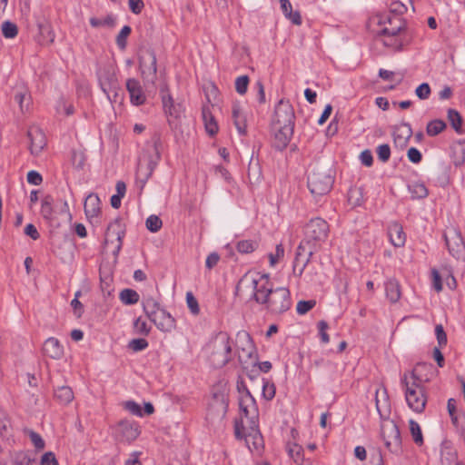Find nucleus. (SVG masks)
<instances>
[{"instance_id": "28", "label": "nucleus", "mask_w": 465, "mask_h": 465, "mask_svg": "<svg viewBox=\"0 0 465 465\" xmlns=\"http://www.w3.org/2000/svg\"><path fill=\"white\" fill-rule=\"evenodd\" d=\"M233 124L240 134L244 135L246 134V116L242 112L240 105L235 104L232 111Z\"/></svg>"}, {"instance_id": "59", "label": "nucleus", "mask_w": 465, "mask_h": 465, "mask_svg": "<svg viewBox=\"0 0 465 465\" xmlns=\"http://www.w3.org/2000/svg\"><path fill=\"white\" fill-rule=\"evenodd\" d=\"M431 275L433 288L436 292H440L442 290L441 276L436 269L431 270Z\"/></svg>"}, {"instance_id": "4", "label": "nucleus", "mask_w": 465, "mask_h": 465, "mask_svg": "<svg viewBox=\"0 0 465 465\" xmlns=\"http://www.w3.org/2000/svg\"><path fill=\"white\" fill-rule=\"evenodd\" d=\"M205 351L211 365L222 368L232 359V341L227 332L220 331L206 344Z\"/></svg>"}, {"instance_id": "23", "label": "nucleus", "mask_w": 465, "mask_h": 465, "mask_svg": "<svg viewBox=\"0 0 465 465\" xmlns=\"http://www.w3.org/2000/svg\"><path fill=\"white\" fill-rule=\"evenodd\" d=\"M151 322L162 331H171L175 327V320L164 309L159 311Z\"/></svg>"}, {"instance_id": "58", "label": "nucleus", "mask_w": 465, "mask_h": 465, "mask_svg": "<svg viewBox=\"0 0 465 465\" xmlns=\"http://www.w3.org/2000/svg\"><path fill=\"white\" fill-rule=\"evenodd\" d=\"M435 334H436L439 345L440 347L446 345V343H447V335H446V333H445V331L443 330L442 325L439 324V325H437L435 327Z\"/></svg>"}, {"instance_id": "36", "label": "nucleus", "mask_w": 465, "mask_h": 465, "mask_svg": "<svg viewBox=\"0 0 465 465\" xmlns=\"http://www.w3.org/2000/svg\"><path fill=\"white\" fill-rule=\"evenodd\" d=\"M446 123L440 119H435L428 123L426 133L429 136H436L446 129Z\"/></svg>"}, {"instance_id": "39", "label": "nucleus", "mask_w": 465, "mask_h": 465, "mask_svg": "<svg viewBox=\"0 0 465 465\" xmlns=\"http://www.w3.org/2000/svg\"><path fill=\"white\" fill-rule=\"evenodd\" d=\"M53 203L52 196L46 195L42 200L41 214L45 220L53 219Z\"/></svg>"}, {"instance_id": "25", "label": "nucleus", "mask_w": 465, "mask_h": 465, "mask_svg": "<svg viewBox=\"0 0 465 465\" xmlns=\"http://www.w3.org/2000/svg\"><path fill=\"white\" fill-rule=\"evenodd\" d=\"M412 134L410 124H403L395 128L393 132V140L396 146L403 148L407 145Z\"/></svg>"}, {"instance_id": "16", "label": "nucleus", "mask_w": 465, "mask_h": 465, "mask_svg": "<svg viewBox=\"0 0 465 465\" xmlns=\"http://www.w3.org/2000/svg\"><path fill=\"white\" fill-rule=\"evenodd\" d=\"M35 23L38 30L35 35L36 42L41 45L53 44L54 41V33L50 22L43 15H35Z\"/></svg>"}, {"instance_id": "5", "label": "nucleus", "mask_w": 465, "mask_h": 465, "mask_svg": "<svg viewBox=\"0 0 465 465\" xmlns=\"http://www.w3.org/2000/svg\"><path fill=\"white\" fill-rule=\"evenodd\" d=\"M161 146L160 135L157 134H153L151 139V143L148 144L146 152L141 158L137 167L136 179L142 183V186L144 185L152 175L161 158Z\"/></svg>"}, {"instance_id": "42", "label": "nucleus", "mask_w": 465, "mask_h": 465, "mask_svg": "<svg viewBox=\"0 0 465 465\" xmlns=\"http://www.w3.org/2000/svg\"><path fill=\"white\" fill-rule=\"evenodd\" d=\"M15 100L19 104L22 113H25L29 109L31 97L25 91L16 93Z\"/></svg>"}, {"instance_id": "1", "label": "nucleus", "mask_w": 465, "mask_h": 465, "mask_svg": "<svg viewBox=\"0 0 465 465\" xmlns=\"http://www.w3.org/2000/svg\"><path fill=\"white\" fill-rule=\"evenodd\" d=\"M252 300L273 315L287 312L292 305L290 292L283 287L273 288V283L268 274L258 273L252 280Z\"/></svg>"}, {"instance_id": "18", "label": "nucleus", "mask_w": 465, "mask_h": 465, "mask_svg": "<svg viewBox=\"0 0 465 465\" xmlns=\"http://www.w3.org/2000/svg\"><path fill=\"white\" fill-rule=\"evenodd\" d=\"M124 235V231L122 222L120 219H115L107 227L104 242L106 245L114 244L115 252H118L122 247Z\"/></svg>"}, {"instance_id": "51", "label": "nucleus", "mask_w": 465, "mask_h": 465, "mask_svg": "<svg viewBox=\"0 0 465 465\" xmlns=\"http://www.w3.org/2000/svg\"><path fill=\"white\" fill-rule=\"evenodd\" d=\"M148 347V341L145 339H133L128 343V348L134 351H140Z\"/></svg>"}, {"instance_id": "56", "label": "nucleus", "mask_w": 465, "mask_h": 465, "mask_svg": "<svg viewBox=\"0 0 465 465\" xmlns=\"http://www.w3.org/2000/svg\"><path fill=\"white\" fill-rule=\"evenodd\" d=\"M134 329L137 333L147 335L150 332V327H148L146 322L144 320H142L141 318H138L134 322Z\"/></svg>"}, {"instance_id": "33", "label": "nucleus", "mask_w": 465, "mask_h": 465, "mask_svg": "<svg viewBox=\"0 0 465 465\" xmlns=\"http://www.w3.org/2000/svg\"><path fill=\"white\" fill-rule=\"evenodd\" d=\"M54 397L61 404L67 405L74 400V392L70 387L61 386L54 391Z\"/></svg>"}, {"instance_id": "17", "label": "nucleus", "mask_w": 465, "mask_h": 465, "mask_svg": "<svg viewBox=\"0 0 465 465\" xmlns=\"http://www.w3.org/2000/svg\"><path fill=\"white\" fill-rule=\"evenodd\" d=\"M98 78L101 88L106 94L108 99L112 100V94H114V96L116 97L119 84L114 73L109 69H103L99 71ZM114 101L115 102L116 99L114 98Z\"/></svg>"}, {"instance_id": "54", "label": "nucleus", "mask_w": 465, "mask_h": 465, "mask_svg": "<svg viewBox=\"0 0 465 465\" xmlns=\"http://www.w3.org/2000/svg\"><path fill=\"white\" fill-rule=\"evenodd\" d=\"M415 94L421 100L428 99L430 94V87L427 83L420 84L416 90Z\"/></svg>"}, {"instance_id": "24", "label": "nucleus", "mask_w": 465, "mask_h": 465, "mask_svg": "<svg viewBox=\"0 0 465 465\" xmlns=\"http://www.w3.org/2000/svg\"><path fill=\"white\" fill-rule=\"evenodd\" d=\"M126 88L133 104L141 105L145 102L146 97L138 80L134 78L128 79Z\"/></svg>"}, {"instance_id": "43", "label": "nucleus", "mask_w": 465, "mask_h": 465, "mask_svg": "<svg viewBox=\"0 0 465 465\" xmlns=\"http://www.w3.org/2000/svg\"><path fill=\"white\" fill-rule=\"evenodd\" d=\"M409 423H410L411 434L412 436L414 442L418 445H422L423 444V437H422L421 429H420L419 423L413 420H411Z\"/></svg>"}, {"instance_id": "40", "label": "nucleus", "mask_w": 465, "mask_h": 465, "mask_svg": "<svg viewBox=\"0 0 465 465\" xmlns=\"http://www.w3.org/2000/svg\"><path fill=\"white\" fill-rule=\"evenodd\" d=\"M120 300L127 305L135 304L139 301V294L132 289H124L120 292Z\"/></svg>"}, {"instance_id": "22", "label": "nucleus", "mask_w": 465, "mask_h": 465, "mask_svg": "<svg viewBox=\"0 0 465 465\" xmlns=\"http://www.w3.org/2000/svg\"><path fill=\"white\" fill-rule=\"evenodd\" d=\"M272 128L274 135V145L279 149L285 148L292 136L293 126L272 124Z\"/></svg>"}, {"instance_id": "62", "label": "nucleus", "mask_w": 465, "mask_h": 465, "mask_svg": "<svg viewBox=\"0 0 465 465\" xmlns=\"http://www.w3.org/2000/svg\"><path fill=\"white\" fill-rule=\"evenodd\" d=\"M128 4L130 10L135 15H139L144 7L143 0H128Z\"/></svg>"}, {"instance_id": "34", "label": "nucleus", "mask_w": 465, "mask_h": 465, "mask_svg": "<svg viewBox=\"0 0 465 465\" xmlns=\"http://www.w3.org/2000/svg\"><path fill=\"white\" fill-rule=\"evenodd\" d=\"M143 311L150 321L153 317L163 308L160 306L159 302L153 297H148L143 301Z\"/></svg>"}, {"instance_id": "45", "label": "nucleus", "mask_w": 465, "mask_h": 465, "mask_svg": "<svg viewBox=\"0 0 465 465\" xmlns=\"http://www.w3.org/2000/svg\"><path fill=\"white\" fill-rule=\"evenodd\" d=\"M147 230L152 232H157L163 226L162 220L154 214L150 215L145 222Z\"/></svg>"}, {"instance_id": "52", "label": "nucleus", "mask_w": 465, "mask_h": 465, "mask_svg": "<svg viewBox=\"0 0 465 465\" xmlns=\"http://www.w3.org/2000/svg\"><path fill=\"white\" fill-rule=\"evenodd\" d=\"M316 305V302L314 300L309 301H300L297 303V312L301 315L307 313L310 310H312Z\"/></svg>"}, {"instance_id": "46", "label": "nucleus", "mask_w": 465, "mask_h": 465, "mask_svg": "<svg viewBox=\"0 0 465 465\" xmlns=\"http://www.w3.org/2000/svg\"><path fill=\"white\" fill-rule=\"evenodd\" d=\"M90 24L93 27L98 28L102 26H114V19L111 15H107L105 18L101 19L97 17H91Z\"/></svg>"}, {"instance_id": "12", "label": "nucleus", "mask_w": 465, "mask_h": 465, "mask_svg": "<svg viewBox=\"0 0 465 465\" xmlns=\"http://www.w3.org/2000/svg\"><path fill=\"white\" fill-rule=\"evenodd\" d=\"M444 239L450 253L456 259L465 256V243L460 231L449 228L444 233Z\"/></svg>"}, {"instance_id": "44", "label": "nucleus", "mask_w": 465, "mask_h": 465, "mask_svg": "<svg viewBox=\"0 0 465 465\" xmlns=\"http://www.w3.org/2000/svg\"><path fill=\"white\" fill-rule=\"evenodd\" d=\"M1 28L5 38H15L18 34L17 25L10 21H5Z\"/></svg>"}, {"instance_id": "37", "label": "nucleus", "mask_w": 465, "mask_h": 465, "mask_svg": "<svg viewBox=\"0 0 465 465\" xmlns=\"http://www.w3.org/2000/svg\"><path fill=\"white\" fill-rule=\"evenodd\" d=\"M448 120L451 127L458 133L462 134V118L455 109L448 110Z\"/></svg>"}, {"instance_id": "11", "label": "nucleus", "mask_w": 465, "mask_h": 465, "mask_svg": "<svg viewBox=\"0 0 465 465\" xmlns=\"http://www.w3.org/2000/svg\"><path fill=\"white\" fill-rule=\"evenodd\" d=\"M381 434L386 447L391 451H397L401 443V433L398 426L392 420H385L381 424Z\"/></svg>"}, {"instance_id": "15", "label": "nucleus", "mask_w": 465, "mask_h": 465, "mask_svg": "<svg viewBox=\"0 0 465 465\" xmlns=\"http://www.w3.org/2000/svg\"><path fill=\"white\" fill-rule=\"evenodd\" d=\"M294 111L289 102L281 100L277 104L272 124L293 126Z\"/></svg>"}, {"instance_id": "10", "label": "nucleus", "mask_w": 465, "mask_h": 465, "mask_svg": "<svg viewBox=\"0 0 465 465\" xmlns=\"http://www.w3.org/2000/svg\"><path fill=\"white\" fill-rule=\"evenodd\" d=\"M139 67L144 84H155L156 81V56L153 51L143 49L139 54Z\"/></svg>"}, {"instance_id": "63", "label": "nucleus", "mask_w": 465, "mask_h": 465, "mask_svg": "<svg viewBox=\"0 0 465 465\" xmlns=\"http://www.w3.org/2000/svg\"><path fill=\"white\" fill-rule=\"evenodd\" d=\"M255 88L257 90V101L259 104H263L266 102L265 98V91H264V85L261 81H257L255 84Z\"/></svg>"}, {"instance_id": "8", "label": "nucleus", "mask_w": 465, "mask_h": 465, "mask_svg": "<svg viewBox=\"0 0 465 465\" xmlns=\"http://www.w3.org/2000/svg\"><path fill=\"white\" fill-rule=\"evenodd\" d=\"M329 225L322 218L312 219L305 227L304 240L307 246H315L316 250L328 237Z\"/></svg>"}, {"instance_id": "13", "label": "nucleus", "mask_w": 465, "mask_h": 465, "mask_svg": "<svg viewBox=\"0 0 465 465\" xmlns=\"http://www.w3.org/2000/svg\"><path fill=\"white\" fill-rule=\"evenodd\" d=\"M316 252L315 246H307V243L301 242L296 250L293 262V273L301 276L309 263L312 254Z\"/></svg>"}, {"instance_id": "20", "label": "nucleus", "mask_w": 465, "mask_h": 465, "mask_svg": "<svg viewBox=\"0 0 465 465\" xmlns=\"http://www.w3.org/2000/svg\"><path fill=\"white\" fill-rule=\"evenodd\" d=\"M27 136L30 140V152L37 155L46 145V138L44 132L37 126H31L28 129Z\"/></svg>"}, {"instance_id": "53", "label": "nucleus", "mask_w": 465, "mask_h": 465, "mask_svg": "<svg viewBox=\"0 0 465 465\" xmlns=\"http://www.w3.org/2000/svg\"><path fill=\"white\" fill-rule=\"evenodd\" d=\"M124 407L126 411H128L133 415L142 417L143 411L141 406L134 401H128L124 403Z\"/></svg>"}, {"instance_id": "7", "label": "nucleus", "mask_w": 465, "mask_h": 465, "mask_svg": "<svg viewBox=\"0 0 465 465\" xmlns=\"http://www.w3.org/2000/svg\"><path fill=\"white\" fill-rule=\"evenodd\" d=\"M161 96L163 106L167 120L171 127L177 128L178 124L182 118L184 117L185 107L181 102H175L166 84L161 87Z\"/></svg>"}, {"instance_id": "38", "label": "nucleus", "mask_w": 465, "mask_h": 465, "mask_svg": "<svg viewBox=\"0 0 465 465\" xmlns=\"http://www.w3.org/2000/svg\"><path fill=\"white\" fill-rule=\"evenodd\" d=\"M409 192L411 194V198L413 199H422L425 198L429 192L426 186L420 183H413L409 185Z\"/></svg>"}, {"instance_id": "21", "label": "nucleus", "mask_w": 465, "mask_h": 465, "mask_svg": "<svg viewBox=\"0 0 465 465\" xmlns=\"http://www.w3.org/2000/svg\"><path fill=\"white\" fill-rule=\"evenodd\" d=\"M378 24L382 25L381 29H393L395 34H406L404 21L397 15H383L378 16Z\"/></svg>"}, {"instance_id": "61", "label": "nucleus", "mask_w": 465, "mask_h": 465, "mask_svg": "<svg viewBox=\"0 0 465 465\" xmlns=\"http://www.w3.org/2000/svg\"><path fill=\"white\" fill-rule=\"evenodd\" d=\"M41 465H59L52 451L45 452L41 458Z\"/></svg>"}, {"instance_id": "41", "label": "nucleus", "mask_w": 465, "mask_h": 465, "mask_svg": "<svg viewBox=\"0 0 465 465\" xmlns=\"http://www.w3.org/2000/svg\"><path fill=\"white\" fill-rule=\"evenodd\" d=\"M258 248V242L252 240H242L238 242L236 249L241 253H251Z\"/></svg>"}, {"instance_id": "29", "label": "nucleus", "mask_w": 465, "mask_h": 465, "mask_svg": "<svg viewBox=\"0 0 465 465\" xmlns=\"http://www.w3.org/2000/svg\"><path fill=\"white\" fill-rule=\"evenodd\" d=\"M286 450H287L289 457L297 465H303L309 461L304 459L302 447L297 443L288 442L286 445Z\"/></svg>"}, {"instance_id": "27", "label": "nucleus", "mask_w": 465, "mask_h": 465, "mask_svg": "<svg viewBox=\"0 0 465 465\" xmlns=\"http://www.w3.org/2000/svg\"><path fill=\"white\" fill-rule=\"evenodd\" d=\"M388 234L392 245L395 247H401L404 245L406 235L401 224L397 223H391L388 228Z\"/></svg>"}, {"instance_id": "26", "label": "nucleus", "mask_w": 465, "mask_h": 465, "mask_svg": "<svg viewBox=\"0 0 465 465\" xmlns=\"http://www.w3.org/2000/svg\"><path fill=\"white\" fill-rule=\"evenodd\" d=\"M43 350L45 355L48 357L58 360L64 355L63 346L60 344L56 338H48L43 346Z\"/></svg>"}, {"instance_id": "48", "label": "nucleus", "mask_w": 465, "mask_h": 465, "mask_svg": "<svg viewBox=\"0 0 465 465\" xmlns=\"http://www.w3.org/2000/svg\"><path fill=\"white\" fill-rule=\"evenodd\" d=\"M186 303L187 306L193 315H198L200 313V307L197 299L194 297L192 292H186Z\"/></svg>"}, {"instance_id": "49", "label": "nucleus", "mask_w": 465, "mask_h": 465, "mask_svg": "<svg viewBox=\"0 0 465 465\" xmlns=\"http://www.w3.org/2000/svg\"><path fill=\"white\" fill-rule=\"evenodd\" d=\"M131 34V27L124 25L116 37V44L121 49H124L126 46V38Z\"/></svg>"}, {"instance_id": "31", "label": "nucleus", "mask_w": 465, "mask_h": 465, "mask_svg": "<svg viewBox=\"0 0 465 465\" xmlns=\"http://www.w3.org/2000/svg\"><path fill=\"white\" fill-rule=\"evenodd\" d=\"M100 212V199L96 194H89L84 201V213L88 217H95Z\"/></svg>"}, {"instance_id": "2", "label": "nucleus", "mask_w": 465, "mask_h": 465, "mask_svg": "<svg viewBox=\"0 0 465 465\" xmlns=\"http://www.w3.org/2000/svg\"><path fill=\"white\" fill-rule=\"evenodd\" d=\"M242 418L234 422V435L237 439H244L248 448L252 450H259L262 446V437L259 430L258 408L255 399L247 389L239 401Z\"/></svg>"}, {"instance_id": "6", "label": "nucleus", "mask_w": 465, "mask_h": 465, "mask_svg": "<svg viewBox=\"0 0 465 465\" xmlns=\"http://www.w3.org/2000/svg\"><path fill=\"white\" fill-rule=\"evenodd\" d=\"M333 184L331 170L324 167L314 168L308 176V188L312 195L322 196L327 194Z\"/></svg>"}, {"instance_id": "9", "label": "nucleus", "mask_w": 465, "mask_h": 465, "mask_svg": "<svg viewBox=\"0 0 465 465\" xmlns=\"http://www.w3.org/2000/svg\"><path fill=\"white\" fill-rule=\"evenodd\" d=\"M238 359L242 365H256V349L250 334L239 331L236 336Z\"/></svg>"}, {"instance_id": "64", "label": "nucleus", "mask_w": 465, "mask_h": 465, "mask_svg": "<svg viewBox=\"0 0 465 465\" xmlns=\"http://www.w3.org/2000/svg\"><path fill=\"white\" fill-rule=\"evenodd\" d=\"M27 182L34 185H39L43 182V178L38 172L30 171L27 173Z\"/></svg>"}, {"instance_id": "55", "label": "nucleus", "mask_w": 465, "mask_h": 465, "mask_svg": "<svg viewBox=\"0 0 465 465\" xmlns=\"http://www.w3.org/2000/svg\"><path fill=\"white\" fill-rule=\"evenodd\" d=\"M377 154L381 162H387L391 156V149L388 144H381L377 148Z\"/></svg>"}, {"instance_id": "60", "label": "nucleus", "mask_w": 465, "mask_h": 465, "mask_svg": "<svg viewBox=\"0 0 465 465\" xmlns=\"http://www.w3.org/2000/svg\"><path fill=\"white\" fill-rule=\"evenodd\" d=\"M318 328H319V333H320V337H321L322 341L323 343H328L330 341V338H329V335L327 333V329H328L327 322H324V321L319 322Z\"/></svg>"}, {"instance_id": "3", "label": "nucleus", "mask_w": 465, "mask_h": 465, "mask_svg": "<svg viewBox=\"0 0 465 465\" xmlns=\"http://www.w3.org/2000/svg\"><path fill=\"white\" fill-rule=\"evenodd\" d=\"M418 367L411 371L405 372L401 377V385L405 391V400L410 409L417 413H421L427 403V396L421 380L417 375Z\"/></svg>"}, {"instance_id": "35", "label": "nucleus", "mask_w": 465, "mask_h": 465, "mask_svg": "<svg viewBox=\"0 0 465 465\" xmlns=\"http://www.w3.org/2000/svg\"><path fill=\"white\" fill-rule=\"evenodd\" d=\"M348 202L352 207L361 205L363 203V192L360 187H351L348 192Z\"/></svg>"}, {"instance_id": "47", "label": "nucleus", "mask_w": 465, "mask_h": 465, "mask_svg": "<svg viewBox=\"0 0 465 465\" xmlns=\"http://www.w3.org/2000/svg\"><path fill=\"white\" fill-rule=\"evenodd\" d=\"M249 77L247 75H242L235 79V90L236 92L243 95L246 94L249 85Z\"/></svg>"}, {"instance_id": "14", "label": "nucleus", "mask_w": 465, "mask_h": 465, "mask_svg": "<svg viewBox=\"0 0 465 465\" xmlns=\"http://www.w3.org/2000/svg\"><path fill=\"white\" fill-rule=\"evenodd\" d=\"M115 432L120 441L130 443L139 437L141 430L136 422L123 420L117 423Z\"/></svg>"}, {"instance_id": "30", "label": "nucleus", "mask_w": 465, "mask_h": 465, "mask_svg": "<svg viewBox=\"0 0 465 465\" xmlns=\"http://www.w3.org/2000/svg\"><path fill=\"white\" fill-rule=\"evenodd\" d=\"M386 296L391 302L395 303L401 299V286L395 279H390L385 282Z\"/></svg>"}, {"instance_id": "50", "label": "nucleus", "mask_w": 465, "mask_h": 465, "mask_svg": "<svg viewBox=\"0 0 465 465\" xmlns=\"http://www.w3.org/2000/svg\"><path fill=\"white\" fill-rule=\"evenodd\" d=\"M284 256V248L282 243L277 244L275 253H269L271 266H275Z\"/></svg>"}, {"instance_id": "32", "label": "nucleus", "mask_w": 465, "mask_h": 465, "mask_svg": "<svg viewBox=\"0 0 465 465\" xmlns=\"http://www.w3.org/2000/svg\"><path fill=\"white\" fill-rule=\"evenodd\" d=\"M202 114L206 132L210 135H214L218 132V125L209 107L203 106Z\"/></svg>"}, {"instance_id": "57", "label": "nucleus", "mask_w": 465, "mask_h": 465, "mask_svg": "<svg viewBox=\"0 0 465 465\" xmlns=\"http://www.w3.org/2000/svg\"><path fill=\"white\" fill-rule=\"evenodd\" d=\"M262 395L266 400H272L275 395V388L273 384H269L267 381L262 383Z\"/></svg>"}, {"instance_id": "19", "label": "nucleus", "mask_w": 465, "mask_h": 465, "mask_svg": "<svg viewBox=\"0 0 465 465\" xmlns=\"http://www.w3.org/2000/svg\"><path fill=\"white\" fill-rule=\"evenodd\" d=\"M378 37L385 46L395 51L402 49L406 45V34L394 35L393 29H381L378 33Z\"/></svg>"}]
</instances>
